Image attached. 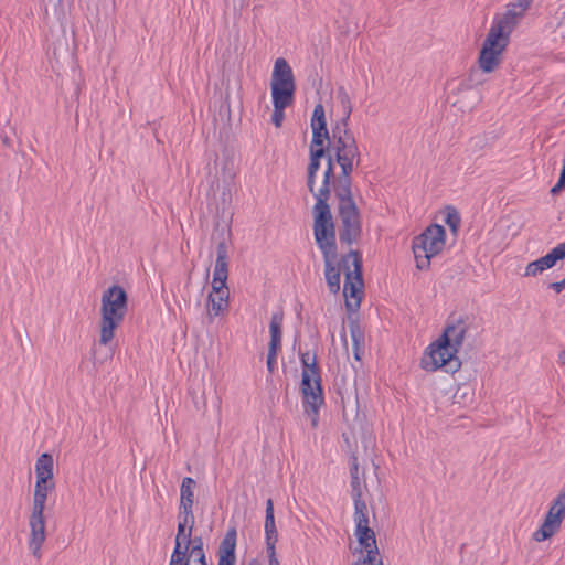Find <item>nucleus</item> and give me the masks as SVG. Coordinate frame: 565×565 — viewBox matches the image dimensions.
I'll list each match as a JSON object with an SVG mask.
<instances>
[{
    "label": "nucleus",
    "instance_id": "nucleus-1",
    "mask_svg": "<svg viewBox=\"0 0 565 565\" xmlns=\"http://www.w3.org/2000/svg\"><path fill=\"white\" fill-rule=\"evenodd\" d=\"M531 2L532 0H519L516 3L509 4L504 13L495 15L478 57V65L482 72L492 73L499 67L502 53L510 42V35Z\"/></svg>",
    "mask_w": 565,
    "mask_h": 565
},
{
    "label": "nucleus",
    "instance_id": "nucleus-2",
    "mask_svg": "<svg viewBox=\"0 0 565 565\" xmlns=\"http://www.w3.org/2000/svg\"><path fill=\"white\" fill-rule=\"evenodd\" d=\"M329 149L335 154L341 172L334 179L333 188H352V172L361 162V152L349 124L337 121L331 129Z\"/></svg>",
    "mask_w": 565,
    "mask_h": 565
},
{
    "label": "nucleus",
    "instance_id": "nucleus-3",
    "mask_svg": "<svg viewBox=\"0 0 565 565\" xmlns=\"http://www.w3.org/2000/svg\"><path fill=\"white\" fill-rule=\"evenodd\" d=\"M329 149L335 154L341 172L334 179L333 188H352V172L361 162V152L349 124L337 121L331 129Z\"/></svg>",
    "mask_w": 565,
    "mask_h": 565
},
{
    "label": "nucleus",
    "instance_id": "nucleus-4",
    "mask_svg": "<svg viewBox=\"0 0 565 565\" xmlns=\"http://www.w3.org/2000/svg\"><path fill=\"white\" fill-rule=\"evenodd\" d=\"M313 235L316 244L323 256L324 277L328 289L331 294L337 295L340 291V279L342 264L341 258L338 259V246L335 226L332 221H313Z\"/></svg>",
    "mask_w": 565,
    "mask_h": 565
},
{
    "label": "nucleus",
    "instance_id": "nucleus-5",
    "mask_svg": "<svg viewBox=\"0 0 565 565\" xmlns=\"http://www.w3.org/2000/svg\"><path fill=\"white\" fill-rule=\"evenodd\" d=\"M128 308V296L119 285H113L103 292L100 308L99 343L107 345L115 337V330L121 324Z\"/></svg>",
    "mask_w": 565,
    "mask_h": 565
},
{
    "label": "nucleus",
    "instance_id": "nucleus-6",
    "mask_svg": "<svg viewBox=\"0 0 565 565\" xmlns=\"http://www.w3.org/2000/svg\"><path fill=\"white\" fill-rule=\"evenodd\" d=\"M333 192L338 199L339 241L342 245L351 246L362 236L361 215L353 200L352 188H333Z\"/></svg>",
    "mask_w": 565,
    "mask_h": 565
},
{
    "label": "nucleus",
    "instance_id": "nucleus-7",
    "mask_svg": "<svg viewBox=\"0 0 565 565\" xmlns=\"http://www.w3.org/2000/svg\"><path fill=\"white\" fill-rule=\"evenodd\" d=\"M300 392L303 411L311 418V426L317 427L319 411L324 403V396L321 384V370L316 354L312 355L310 362L302 364Z\"/></svg>",
    "mask_w": 565,
    "mask_h": 565
},
{
    "label": "nucleus",
    "instance_id": "nucleus-8",
    "mask_svg": "<svg viewBox=\"0 0 565 565\" xmlns=\"http://www.w3.org/2000/svg\"><path fill=\"white\" fill-rule=\"evenodd\" d=\"M335 153L329 149V153L326 156L327 167L323 172V180L321 186L317 190V202L312 207L313 221H332L331 207L329 205V199L331 191H333V182L337 179L335 174Z\"/></svg>",
    "mask_w": 565,
    "mask_h": 565
},
{
    "label": "nucleus",
    "instance_id": "nucleus-9",
    "mask_svg": "<svg viewBox=\"0 0 565 565\" xmlns=\"http://www.w3.org/2000/svg\"><path fill=\"white\" fill-rule=\"evenodd\" d=\"M341 264L344 271V297L355 298V307H360L363 288L362 276V255L359 250L350 249L341 257Z\"/></svg>",
    "mask_w": 565,
    "mask_h": 565
},
{
    "label": "nucleus",
    "instance_id": "nucleus-10",
    "mask_svg": "<svg viewBox=\"0 0 565 565\" xmlns=\"http://www.w3.org/2000/svg\"><path fill=\"white\" fill-rule=\"evenodd\" d=\"M428 350L420 361L424 370L431 372L444 367L446 372L455 373L460 369L461 362L457 352L449 348L447 343H443L440 338L430 344Z\"/></svg>",
    "mask_w": 565,
    "mask_h": 565
},
{
    "label": "nucleus",
    "instance_id": "nucleus-11",
    "mask_svg": "<svg viewBox=\"0 0 565 565\" xmlns=\"http://www.w3.org/2000/svg\"><path fill=\"white\" fill-rule=\"evenodd\" d=\"M271 97L279 99H295L296 81L294 72L284 57L275 61L270 81Z\"/></svg>",
    "mask_w": 565,
    "mask_h": 565
},
{
    "label": "nucleus",
    "instance_id": "nucleus-12",
    "mask_svg": "<svg viewBox=\"0 0 565 565\" xmlns=\"http://www.w3.org/2000/svg\"><path fill=\"white\" fill-rule=\"evenodd\" d=\"M565 519V490L551 503L542 525L533 533L535 542H543L554 536L561 529Z\"/></svg>",
    "mask_w": 565,
    "mask_h": 565
},
{
    "label": "nucleus",
    "instance_id": "nucleus-13",
    "mask_svg": "<svg viewBox=\"0 0 565 565\" xmlns=\"http://www.w3.org/2000/svg\"><path fill=\"white\" fill-rule=\"evenodd\" d=\"M29 526H30L29 548H30L32 555L35 558L40 559L42 556L41 547L46 540L45 519H44L43 510L32 509V512H31V515L29 519Z\"/></svg>",
    "mask_w": 565,
    "mask_h": 565
},
{
    "label": "nucleus",
    "instance_id": "nucleus-14",
    "mask_svg": "<svg viewBox=\"0 0 565 565\" xmlns=\"http://www.w3.org/2000/svg\"><path fill=\"white\" fill-rule=\"evenodd\" d=\"M445 228L441 225H429L420 235L416 236L419 244H424L431 256L440 253L445 246Z\"/></svg>",
    "mask_w": 565,
    "mask_h": 565
},
{
    "label": "nucleus",
    "instance_id": "nucleus-15",
    "mask_svg": "<svg viewBox=\"0 0 565 565\" xmlns=\"http://www.w3.org/2000/svg\"><path fill=\"white\" fill-rule=\"evenodd\" d=\"M236 539L237 531L236 527H230L224 537L222 539L218 550V564L217 565H235L236 564Z\"/></svg>",
    "mask_w": 565,
    "mask_h": 565
},
{
    "label": "nucleus",
    "instance_id": "nucleus-16",
    "mask_svg": "<svg viewBox=\"0 0 565 565\" xmlns=\"http://www.w3.org/2000/svg\"><path fill=\"white\" fill-rule=\"evenodd\" d=\"M466 333L467 327L463 321L459 320L457 323L447 326L439 338L443 343H447L449 348L454 349V351L458 353L459 348L463 343Z\"/></svg>",
    "mask_w": 565,
    "mask_h": 565
},
{
    "label": "nucleus",
    "instance_id": "nucleus-17",
    "mask_svg": "<svg viewBox=\"0 0 565 565\" xmlns=\"http://www.w3.org/2000/svg\"><path fill=\"white\" fill-rule=\"evenodd\" d=\"M228 289L220 288L216 291H211L207 296V316L212 321L215 317L221 315L228 307Z\"/></svg>",
    "mask_w": 565,
    "mask_h": 565
},
{
    "label": "nucleus",
    "instance_id": "nucleus-18",
    "mask_svg": "<svg viewBox=\"0 0 565 565\" xmlns=\"http://www.w3.org/2000/svg\"><path fill=\"white\" fill-rule=\"evenodd\" d=\"M54 460L52 455L50 454H42L35 462V477L36 480H40L41 483H44V481H54Z\"/></svg>",
    "mask_w": 565,
    "mask_h": 565
},
{
    "label": "nucleus",
    "instance_id": "nucleus-19",
    "mask_svg": "<svg viewBox=\"0 0 565 565\" xmlns=\"http://www.w3.org/2000/svg\"><path fill=\"white\" fill-rule=\"evenodd\" d=\"M557 262L556 254H554L553 249L547 253L545 256L531 262L527 264L525 268L524 276H536L543 273L545 269L552 268Z\"/></svg>",
    "mask_w": 565,
    "mask_h": 565
},
{
    "label": "nucleus",
    "instance_id": "nucleus-20",
    "mask_svg": "<svg viewBox=\"0 0 565 565\" xmlns=\"http://www.w3.org/2000/svg\"><path fill=\"white\" fill-rule=\"evenodd\" d=\"M191 561L194 565H209L206 554L203 546H184L181 561H178L177 565H191Z\"/></svg>",
    "mask_w": 565,
    "mask_h": 565
},
{
    "label": "nucleus",
    "instance_id": "nucleus-21",
    "mask_svg": "<svg viewBox=\"0 0 565 565\" xmlns=\"http://www.w3.org/2000/svg\"><path fill=\"white\" fill-rule=\"evenodd\" d=\"M282 321H284V312L277 311L273 313L269 324L270 332V341L268 348L280 349L281 347V337H282Z\"/></svg>",
    "mask_w": 565,
    "mask_h": 565
},
{
    "label": "nucleus",
    "instance_id": "nucleus-22",
    "mask_svg": "<svg viewBox=\"0 0 565 565\" xmlns=\"http://www.w3.org/2000/svg\"><path fill=\"white\" fill-rule=\"evenodd\" d=\"M53 489H54V481H44V483H41L40 480H36L35 487H34L32 509H34V510L40 509V510L44 511L47 494Z\"/></svg>",
    "mask_w": 565,
    "mask_h": 565
},
{
    "label": "nucleus",
    "instance_id": "nucleus-23",
    "mask_svg": "<svg viewBox=\"0 0 565 565\" xmlns=\"http://www.w3.org/2000/svg\"><path fill=\"white\" fill-rule=\"evenodd\" d=\"M265 536L266 542H277L278 532L275 524L274 516V502L271 499L266 501V516H265Z\"/></svg>",
    "mask_w": 565,
    "mask_h": 565
},
{
    "label": "nucleus",
    "instance_id": "nucleus-24",
    "mask_svg": "<svg viewBox=\"0 0 565 565\" xmlns=\"http://www.w3.org/2000/svg\"><path fill=\"white\" fill-rule=\"evenodd\" d=\"M196 482L191 477H185L182 480L180 488V505L179 507H193L194 503V489Z\"/></svg>",
    "mask_w": 565,
    "mask_h": 565
},
{
    "label": "nucleus",
    "instance_id": "nucleus-25",
    "mask_svg": "<svg viewBox=\"0 0 565 565\" xmlns=\"http://www.w3.org/2000/svg\"><path fill=\"white\" fill-rule=\"evenodd\" d=\"M413 253L416 260V267L419 270H426L430 266V258L431 255L428 254V249L425 247L424 244H419L418 239L415 237L413 239Z\"/></svg>",
    "mask_w": 565,
    "mask_h": 565
},
{
    "label": "nucleus",
    "instance_id": "nucleus-26",
    "mask_svg": "<svg viewBox=\"0 0 565 565\" xmlns=\"http://www.w3.org/2000/svg\"><path fill=\"white\" fill-rule=\"evenodd\" d=\"M227 278H228V263H215L213 280H212L213 291H216L220 288L228 289L227 285H226Z\"/></svg>",
    "mask_w": 565,
    "mask_h": 565
},
{
    "label": "nucleus",
    "instance_id": "nucleus-27",
    "mask_svg": "<svg viewBox=\"0 0 565 565\" xmlns=\"http://www.w3.org/2000/svg\"><path fill=\"white\" fill-rule=\"evenodd\" d=\"M337 99H338V102L341 106V110H342V117L338 121H344V122L349 124L353 107H352V103H351V97H350L348 90L343 86L338 87Z\"/></svg>",
    "mask_w": 565,
    "mask_h": 565
},
{
    "label": "nucleus",
    "instance_id": "nucleus-28",
    "mask_svg": "<svg viewBox=\"0 0 565 565\" xmlns=\"http://www.w3.org/2000/svg\"><path fill=\"white\" fill-rule=\"evenodd\" d=\"M192 533L189 532L186 534H177L174 540V548L172 551L170 562L169 563H177L178 561H181V555L183 554L184 546L192 545Z\"/></svg>",
    "mask_w": 565,
    "mask_h": 565
},
{
    "label": "nucleus",
    "instance_id": "nucleus-29",
    "mask_svg": "<svg viewBox=\"0 0 565 565\" xmlns=\"http://www.w3.org/2000/svg\"><path fill=\"white\" fill-rule=\"evenodd\" d=\"M321 161L310 158L309 157V164L307 167V180L306 184L308 188V191L313 195V198L317 200V188H316V179H317V172L320 169Z\"/></svg>",
    "mask_w": 565,
    "mask_h": 565
},
{
    "label": "nucleus",
    "instance_id": "nucleus-30",
    "mask_svg": "<svg viewBox=\"0 0 565 565\" xmlns=\"http://www.w3.org/2000/svg\"><path fill=\"white\" fill-rule=\"evenodd\" d=\"M292 103V100L273 98L274 110L271 114V121L277 128H279L284 121V110Z\"/></svg>",
    "mask_w": 565,
    "mask_h": 565
},
{
    "label": "nucleus",
    "instance_id": "nucleus-31",
    "mask_svg": "<svg viewBox=\"0 0 565 565\" xmlns=\"http://www.w3.org/2000/svg\"><path fill=\"white\" fill-rule=\"evenodd\" d=\"M354 522L356 526L369 525L366 503L361 498L354 497Z\"/></svg>",
    "mask_w": 565,
    "mask_h": 565
},
{
    "label": "nucleus",
    "instance_id": "nucleus-32",
    "mask_svg": "<svg viewBox=\"0 0 565 565\" xmlns=\"http://www.w3.org/2000/svg\"><path fill=\"white\" fill-rule=\"evenodd\" d=\"M312 129V146H323L324 141L331 140V135L327 128V125H311Z\"/></svg>",
    "mask_w": 565,
    "mask_h": 565
},
{
    "label": "nucleus",
    "instance_id": "nucleus-33",
    "mask_svg": "<svg viewBox=\"0 0 565 565\" xmlns=\"http://www.w3.org/2000/svg\"><path fill=\"white\" fill-rule=\"evenodd\" d=\"M350 475H351V487H352V497H362V487L361 481L359 478V463L358 458L353 457L351 467H350Z\"/></svg>",
    "mask_w": 565,
    "mask_h": 565
},
{
    "label": "nucleus",
    "instance_id": "nucleus-34",
    "mask_svg": "<svg viewBox=\"0 0 565 565\" xmlns=\"http://www.w3.org/2000/svg\"><path fill=\"white\" fill-rule=\"evenodd\" d=\"M445 222L449 226L452 234L456 235L460 227L461 218H460L458 211L455 207H451V206L447 207V214H446Z\"/></svg>",
    "mask_w": 565,
    "mask_h": 565
},
{
    "label": "nucleus",
    "instance_id": "nucleus-35",
    "mask_svg": "<svg viewBox=\"0 0 565 565\" xmlns=\"http://www.w3.org/2000/svg\"><path fill=\"white\" fill-rule=\"evenodd\" d=\"M349 330L352 339V344H364V333L356 319L350 318Z\"/></svg>",
    "mask_w": 565,
    "mask_h": 565
},
{
    "label": "nucleus",
    "instance_id": "nucleus-36",
    "mask_svg": "<svg viewBox=\"0 0 565 565\" xmlns=\"http://www.w3.org/2000/svg\"><path fill=\"white\" fill-rule=\"evenodd\" d=\"M178 521L190 525V531L193 530L195 523L193 507H179Z\"/></svg>",
    "mask_w": 565,
    "mask_h": 565
},
{
    "label": "nucleus",
    "instance_id": "nucleus-37",
    "mask_svg": "<svg viewBox=\"0 0 565 565\" xmlns=\"http://www.w3.org/2000/svg\"><path fill=\"white\" fill-rule=\"evenodd\" d=\"M215 263H228V248L224 239L217 243Z\"/></svg>",
    "mask_w": 565,
    "mask_h": 565
},
{
    "label": "nucleus",
    "instance_id": "nucleus-38",
    "mask_svg": "<svg viewBox=\"0 0 565 565\" xmlns=\"http://www.w3.org/2000/svg\"><path fill=\"white\" fill-rule=\"evenodd\" d=\"M311 125H327L324 108L322 104H317L313 109Z\"/></svg>",
    "mask_w": 565,
    "mask_h": 565
},
{
    "label": "nucleus",
    "instance_id": "nucleus-39",
    "mask_svg": "<svg viewBox=\"0 0 565 565\" xmlns=\"http://www.w3.org/2000/svg\"><path fill=\"white\" fill-rule=\"evenodd\" d=\"M329 153V143L327 146H312L310 145V151L309 157L320 160L326 158V156Z\"/></svg>",
    "mask_w": 565,
    "mask_h": 565
},
{
    "label": "nucleus",
    "instance_id": "nucleus-40",
    "mask_svg": "<svg viewBox=\"0 0 565 565\" xmlns=\"http://www.w3.org/2000/svg\"><path fill=\"white\" fill-rule=\"evenodd\" d=\"M356 537H365L371 541L372 544L376 543V537L374 531L369 525L356 526L355 527Z\"/></svg>",
    "mask_w": 565,
    "mask_h": 565
},
{
    "label": "nucleus",
    "instance_id": "nucleus-41",
    "mask_svg": "<svg viewBox=\"0 0 565 565\" xmlns=\"http://www.w3.org/2000/svg\"><path fill=\"white\" fill-rule=\"evenodd\" d=\"M476 75H478V71L472 70L470 72L468 78L466 81H463L462 83H460V85L458 87V92L471 89L473 86L481 84L482 83L481 81L475 79Z\"/></svg>",
    "mask_w": 565,
    "mask_h": 565
},
{
    "label": "nucleus",
    "instance_id": "nucleus-42",
    "mask_svg": "<svg viewBox=\"0 0 565 565\" xmlns=\"http://www.w3.org/2000/svg\"><path fill=\"white\" fill-rule=\"evenodd\" d=\"M276 543L277 542H266V552L268 555L269 565H280V562L276 555Z\"/></svg>",
    "mask_w": 565,
    "mask_h": 565
},
{
    "label": "nucleus",
    "instance_id": "nucleus-43",
    "mask_svg": "<svg viewBox=\"0 0 565 565\" xmlns=\"http://www.w3.org/2000/svg\"><path fill=\"white\" fill-rule=\"evenodd\" d=\"M563 190H565V162H563V167L557 183L551 189L550 192L552 195H557Z\"/></svg>",
    "mask_w": 565,
    "mask_h": 565
},
{
    "label": "nucleus",
    "instance_id": "nucleus-44",
    "mask_svg": "<svg viewBox=\"0 0 565 565\" xmlns=\"http://www.w3.org/2000/svg\"><path fill=\"white\" fill-rule=\"evenodd\" d=\"M278 350L279 349H276V348H268L267 369H268L269 373H274V370H275V366H276V358H277Z\"/></svg>",
    "mask_w": 565,
    "mask_h": 565
},
{
    "label": "nucleus",
    "instance_id": "nucleus-45",
    "mask_svg": "<svg viewBox=\"0 0 565 565\" xmlns=\"http://www.w3.org/2000/svg\"><path fill=\"white\" fill-rule=\"evenodd\" d=\"M372 545H373L372 547L365 550L366 554L362 558L364 564H367L369 562H372V561L374 562V557L380 555V552H379L376 543H374Z\"/></svg>",
    "mask_w": 565,
    "mask_h": 565
},
{
    "label": "nucleus",
    "instance_id": "nucleus-46",
    "mask_svg": "<svg viewBox=\"0 0 565 565\" xmlns=\"http://www.w3.org/2000/svg\"><path fill=\"white\" fill-rule=\"evenodd\" d=\"M554 254H556L557 260H562L565 258V242L562 244H558L556 247L553 248Z\"/></svg>",
    "mask_w": 565,
    "mask_h": 565
},
{
    "label": "nucleus",
    "instance_id": "nucleus-47",
    "mask_svg": "<svg viewBox=\"0 0 565 565\" xmlns=\"http://www.w3.org/2000/svg\"><path fill=\"white\" fill-rule=\"evenodd\" d=\"M550 288H552L557 294H559L561 291H563L565 289V278L559 281L550 284Z\"/></svg>",
    "mask_w": 565,
    "mask_h": 565
},
{
    "label": "nucleus",
    "instance_id": "nucleus-48",
    "mask_svg": "<svg viewBox=\"0 0 565 565\" xmlns=\"http://www.w3.org/2000/svg\"><path fill=\"white\" fill-rule=\"evenodd\" d=\"M353 347V355L356 361L361 360V354L363 352L364 344H352Z\"/></svg>",
    "mask_w": 565,
    "mask_h": 565
},
{
    "label": "nucleus",
    "instance_id": "nucleus-49",
    "mask_svg": "<svg viewBox=\"0 0 565 565\" xmlns=\"http://www.w3.org/2000/svg\"><path fill=\"white\" fill-rule=\"evenodd\" d=\"M358 542H359V544L361 546L360 552H362L363 550L365 551V550H367V548L373 546L371 541H369L365 537H358Z\"/></svg>",
    "mask_w": 565,
    "mask_h": 565
},
{
    "label": "nucleus",
    "instance_id": "nucleus-50",
    "mask_svg": "<svg viewBox=\"0 0 565 565\" xmlns=\"http://www.w3.org/2000/svg\"><path fill=\"white\" fill-rule=\"evenodd\" d=\"M190 532V525H186L184 523H181L178 521V530H177V534H186ZM191 532H193V530H191Z\"/></svg>",
    "mask_w": 565,
    "mask_h": 565
},
{
    "label": "nucleus",
    "instance_id": "nucleus-51",
    "mask_svg": "<svg viewBox=\"0 0 565 565\" xmlns=\"http://www.w3.org/2000/svg\"><path fill=\"white\" fill-rule=\"evenodd\" d=\"M299 356H300L301 365L305 364V362H310L311 358H312L308 351L307 352H300Z\"/></svg>",
    "mask_w": 565,
    "mask_h": 565
},
{
    "label": "nucleus",
    "instance_id": "nucleus-52",
    "mask_svg": "<svg viewBox=\"0 0 565 565\" xmlns=\"http://www.w3.org/2000/svg\"><path fill=\"white\" fill-rule=\"evenodd\" d=\"M192 546H203V539L201 536L192 537Z\"/></svg>",
    "mask_w": 565,
    "mask_h": 565
},
{
    "label": "nucleus",
    "instance_id": "nucleus-53",
    "mask_svg": "<svg viewBox=\"0 0 565 565\" xmlns=\"http://www.w3.org/2000/svg\"><path fill=\"white\" fill-rule=\"evenodd\" d=\"M558 361L562 363V364H565V350L562 351L559 354H558Z\"/></svg>",
    "mask_w": 565,
    "mask_h": 565
},
{
    "label": "nucleus",
    "instance_id": "nucleus-54",
    "mask_svg": "<svg viewBox=\"0 0 565 565\" xmlns=\"http://www.w3.org/2000/svg\"><path fill=\"white\" fill-rule=\"evenodd\" d=\"M379 559H382L381 555L374 557V562H369L367 565H376V563L379 562Z\"/></svg>",
    "mask_w": 565,
    "mask_h": 565
},
{
    "label": "nucleus",
    "instance_id": "nucleus-55",
    "mask_svg": "<svg viewBox=\"0 0 565 565\" xmlns=\"http://www.w3.org/2000/svg\"><path fill=\"white\" fill-rule=\"evenodd\" d=\"M249 565H260L259 562L257 559H252L249 562Z\"/></svg>",
    "mask_w": 565,
    "mask_h": 565
},
{
    "label": "nucleus",
    "instance_id": "nucleus-56",
    "mask_svg": "<svg viewBox=\"0 0 565 565\" xmlns=\"http://www.w3.org/2000/svg\"><path fill=\"white\" fill-rule=\"evenodd\" d=\"M353 565H367V564H364L362 559H359Z\"/></svg>",
    "mask_w": 565,
    "mask_h": 565
},
{
    "label": "nucleus",
    "instance_id": "nucleus-57",
    "mask_svg": "<svg viewBox=\"0 0 565 565\" xmlns=\"http://www.w3.org/2000/svg\"><path fill=\"white\" fill-rule=\"evenodd\" d=\"M345 306H347L349 309H351V303H350L348 300L345 301Z\"/></svg>",
    "mask_w": 565,
    "mask_h": 565
},
{
    "label": "nucleus",
    "instance_id": "nucleus-58",
    "mask_svg": "<svg viewBox=\"0 0 565 565\" xmlns=\"http://www.w3.org/2000/svg\"><path fill=\"white\" fill-rule=\"evenodd\" d=\"M8 142H9V139L7 137L3 138V143L8 145Z\"/></svg>",
    "mask_w": 565,
    "mask_h": 565
}]
</instances>
